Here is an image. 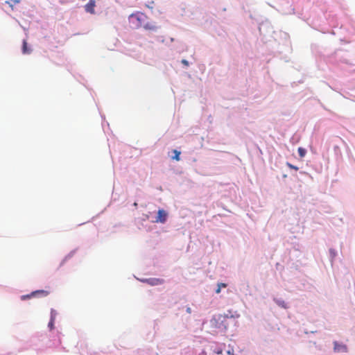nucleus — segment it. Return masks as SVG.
Returning a JSON list of instances; mask_svg holds the SVG:
<instances>
[{"label":"nucleus","instance_id":"nucleus-1","mask_svg":"<svg viewBox=\"0 0 355 355\" xmlns=\"http://www.w3.org/2000/svg\"><path fill=\"white\" fill-rule=\"evenodd\" d=\"M146 18V15L142 12L131 14L129 17L130 21L135 28H139L143 26L144 22Z\"/></svg>","mask_w":355,"mask_h":355},{"label":"nucleus","instance_id":"nucleus-2","mask_svg":"<svg viewBox=\"0 0 355 355\" xmlns=\"http://www.w3.org/2000/svg\"><path fill=\"white\" fill-rule=\"evenodd\" d=\"M49 293H50V292L46 290H37V291L32 292L29 295H23L21 297V299L25 300V299L31 298L32 297H46L47 295H49Z\"/></svg>","mask_w":355,"mask_h":355},{"label":"nucleus","instance_id":"nucleus-3","mask_svg":"<svg viewBox=\"0 0 355 355\" xmlns=\"http://www.w3.org/2000/svg\"><path fill=\"white\" fill-rule=\"evenodd\" d=\"M167 216L168 214L165 210L162 209H159L157 211V216L154 222L164 223L167 220Z\"/></svg>","mask_w":355,"mask_h":355},{"label":"nucleus","instance_id":"nucleus-4","mask_svg":"<svg viewBox=\"0 0 355 355\" xmlns=\"http://www.w3.org/2000/svg\"><path fill=\"white\" fill-rule=\"evenodd\" d=\"M334 351L335 352H347V347L346 345L343 343H339L337 341L334 342Z\"/></svg>","mask_w":355,"mask_h":355},{"label":"nucleus","instance_id":"nucleus-5","mask_svg":"<svg viewBox=\"0 0 355 355\" xmlns=\"http://www.w3.org/2000/svg\"><path fill=\"white\" fill-rule=\"evenodd\" d=\"M96 6V3L94 0H89V1L85 6V9L87 12L91 14H94V7Z\"/></svg>","mask_w":355,"mask_h":355},{"label":"nucleus","instance_id":"nucleus-6","mask_svg":"<svg viewBox=\"0 0 355 355\" xmlns=\"http://www.w3.org/2000/svg\"><path fill=\"white\" fill-rule=\"evenodd\" d=\"M147 282L149 284H150L152 286H156V285L162 284L164 281L162 279L153 278V279H148Z\"/></svg>","mask_w":355,"mask_h":355},{"label":"nucleus","instance_id":"nucleus-7","mask_svg":"<svg viewBox=\"0 0 355 355\" xmlns=\"http://www.w3.org/2000/svg\"><path fill=\"white\" fill-rule=\"evenodd\" d=\"M217 355H234L233 350L220 349L216 352Z\"/></svg>","mask_w":355,"mask_h":355},{"label":"nucleus","instance_id":"nucleus-8","mask_svg":"<svg viewBox=\"0 0 355 355\" xmlns=\"http://www.w3.org/2000/svg\"><path fill=\"white\" fill-rule=\"evenodd\" d=\"M144 28L146 29V30H152V31H155L157 29V27L152 24H149V23H147L146 24H144L143 25Z\"/></svg>","mask_w":355,"mask_h":355},{"label":"nucleus","instance_id":"nucleus-9","mask_svg":"<svg viewBox=\"0 0 355 355\" xmlns=\"http://www.w3.org/2000/svg\"><path fill=\"white\" fill-rule=\"evenodd\" d=\"M22 52L23 53H30L31 52V50L28 49L27 42L26 40H24L23 42Z\"/></svg>","mask_w":355,"mask_h":355},{"label":"nucleus","instance_id":"nucleus-10","mask_svg":"<svg viewBox=\"0 0 355 355\" xmlns=\"http://www.w3.org/2000/svg\"><path fill=\"white\" fill-rule=\"evenodd\" d=\"M225 287H227V284H225V283H219V284H218V288L216 290V293L217 294L220 293L221 288H225Z\"/></svg>","mask_w":355,"mask_h":355},{"label":"nucleus","instance_id":"nucleus-11","mask_svg":"<svg viewBox=\"0 0 355 355\" xmlns=\"http://www.w3.org/2000/svg\"><path fill=\"white\" fill-rule=\"evenodd\" d=\"M298 153H299V155L301 157H304L305 156V154H306V150L302 147H300L298 148Z\"/></svg>","mask_w":355,"mask_h":355},{"label":"nucleus","instance_id":"nucleus-12","mask_svg":"<svg viewBox=\"0 0 355 355\" xmlns=\"http://www.w3.org/2000/svg\"><path fill=\"white\" fill-rule=\"evenodd\" d=\"M173 153L175 154V156L173 157V159H175L176 161H179L180 159V152L178 150H173Z\"/></svg>","mask_w":355,"mask_h":355},{"label":"nucleus","instance_id":"nucleus-13","mask_svg":"<svg viewBox=\"0 0 355 355\" xmlns=\"http://www.w3.org/2000/svg\"><path fill=\"white\" fill-rule=\"evenodd\" d=\"M20 2V0H10L9 1H7L6 3L10 5V6L13 9V5L16 3H19Z\"/></svg>","mask_w":355,"mask_h":355},{"label":"nucleus","instance_id":"nucleus-14","mask_svg":"<svg viewBox=\"0 0 355 355\" xmlns=\"http://www.w3.org/2000/svg\"><path fill=\"white\" fill-rule=\"evenodd\" d=\"M228 312H229L228 313L225 314V316L227 318H228V317H230V318L236 317V318H238L239 316V315L236 311L234 312V314H232L230 311H228Z\"/></svg>","mask_w":355,"mask_h":355},{"label":"nucleus","instance_id":"nucleus-15","mask_svg":"<svg viewBox=\"0 0 355 355\" xmlns=\"http://www.w3.org/2000/svg\"><path fill=\"white\" fill-rule=\"evenodd\" d=\"M54 320H55V317L51 315V320L49 322V327L51 329H52L53 328V327H54Z\"/></svg>","mask_w":355,"mask_h":355},{"label":"nucleus","instance_id":"nucleus-16","mask_svg":"<svg viewBox=\"0 0 355 355\" xmlns=\"http://www.w3.org/2000/svg\"><path fill=\"white\" fill-rule=\"evenodd\" d=\"M287 166L290 168H293V169H295V171H297L298 170V167L295 166H293V164H290V163H287L286 164Z\"/></svg>","mask_w":355,"mask_h":355},{"label":"nucleus","instance_id":"nucleus-17","mask_svg":"<svg viewBox=\"0 0 355 355\" xmlns=\"http://www.w3.org/2000/svg\"><path fill=\"white\" fill-rule=\"evenodd\" d=\"M182 63L184 65H185V66H189V62H188V61H187V60H182Z\"/></svg>","mask_w":355,"mask_h":355},{"label":"nucleus","instance_id":"nucleus-18","mask_svg":"<svg viewBox=\"0 0 355 355\" xmlns=\"http://www.w3.org/2000/svg\"><path fill=\"white\" fill-rule=\"evenodd\" d=\"M187 311L188 313H191V308H188Z\"/></svg>","mask_w":355,"mask_h":355}]
</instances>
